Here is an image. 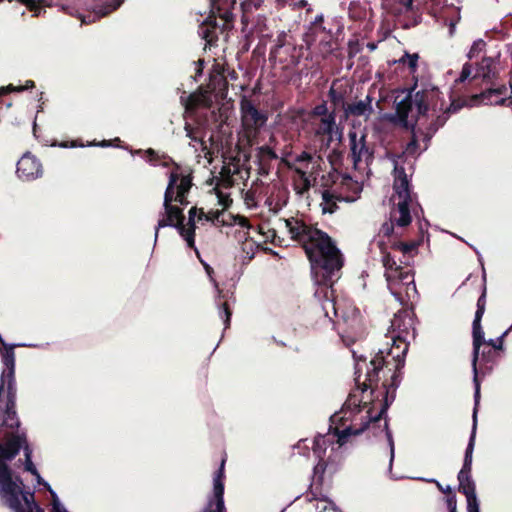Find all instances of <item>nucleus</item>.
Segmentation results:
<instances>
[{"label":"nucleus","mask_w":512,"mask_h":512,"mask_svg":"<svg viewBox=\"0 0 512 512\" xmlns=\"http://www.w3.org/2000/svg\"><path fill=\"white\" fill-rule=\"evenodd\" d=\"M401 344L403 345L402 349L394 340L392 347L386 354L379 350L367 365L363 382L360 381V364L359 362L356 364V384L362 392L368 389L371 390L372 406L367 411L366 420L362 421L359 427L350 425L343 430L336 429L337 442L340 446L346 444L350 436H357L365 431L372 432L374 436L385 432L391 445V451H394L392 433L389 430L387 420L385 419L383 429H381L379 422L386 415L390 404L394 401L396 389L402 379V369L405 365L408 344L404 341H401Z\"/></svg>","instance_id":"f257e3e1"},{"label":"nucleus","mask_w":512,"mask_h":512,"mask_svg":"<svg viewBox=\"0 0 512 512\" xmlns=\"http://www.w3.org/2000/svg\"><path fill=\"white\" fill-rule=\"evenodd\" d=\"M285 223L291 239L303 247L316 275L321 273L319 284L331 287L335 282V273L344 264L343 255L333 239L302 219L291 217Z\"/></svg>","instance_id":"f03ea898"},{"label":"nucleus","mask_w":512,"mask_h":512,"mask_svg":"<svg viewBox=\"0 0 512 512\" xmlns=\"http://www.w3.org/2000/svg\"><path fill=\"white\" fill-rule=\"evenodd\" d=\"M236 0H210L211 12L199 26L198 33L209 46L215 45L219 35L233 26Z\"/></svg>","instance_id":"7ed1b4c3"},{"label":"nucleus","mask_w":512,"mask_h":512,"mask_svg":"<svg viewBox=\"0 0 512 512\" xmlns=\"http://www.w3.org/2000/svg\"><path fill=\"white\" fill-rule=\"evenodd\" d=\"M378 247L382 255V263L385 267V278L391 293L397 298H401L403 287L405 292L408 293L410 285L415 290L414 274L409 266L408 260L400 259L399 263L387 250V245L383 241L378 242Z\"/></svg>","instance_id":"20e7f679"},{"label":"nucleus","mask_w":512,"mask_h":512,"mask_svg":"<svg viewBox=\"0 0 512 512\" xmlns=\"http://www.w3.org/2000/svg\"><path fill=\"white\" fill-rule=\"evenodd\" d=\"M179 169L180 167L176 165V170L171 171L169 175V182L164 193V216L158 220L155 228V239L158 237L159 229L167 226L177 228L179 234L183 237V233L185 231V216L183 214V209L172 204V189L175 188V185L180 178L178 174Z\"/></svg>","instance_id":"39448f33"},{"label":"nucleus","mask_w":512,"mask_h":512,"mask_svg":"<svg viewBox=\"0 0 512 512\" xmlns=\"http://www.w3.org/2000/svg\"><path fill=\"white\" fill-rule=\"evenodd\" d=\"M241 124L246 144L252 147L258 138L260 130L265 126L268 116L259 110L251 99L242 96L240 100Z\"/></svg>","instance_id":"423d86ee"},{"label":"nucleus","mask_w":512,"mask_h":512,"mask_svg":"<svg viewBox=\"0 0 512 512\" xmlns=\"http://www.w3.org/2000/svg\"><path fill=\"white\" fill-rule=\"evenodd\" d=\"M304 51V46L297 45L293 36L282 32L277 36L276 44L270 51V60L282 64L283 69H292L299 64Z\"/></svg>","instance_id":"0eeeda50"},{"label":"nucleus","mask_w":512,"mask_h":512,"mask_svg":"<svg viewBox=\"0 0 512 512\" xmlns=\"http://www.w3.org/2000/svg\"><path fill=\"white\" fill-rule=\"evenodd\" d=\"M486 295L487 289L486 286H483L482 293L477 300V308L475 312V317L472 323V338H473V353H472V368L473 372H476L477 362L479 360L480 349L482 347H491L496 346L495 340H485L484 331L481 325L482 317L485 313L486 309Z\"/></svg>","instance_id":"6e6552de"},{"label":"nucleus","mask_w":512,"mask_h":512,"mask_svg":"<svg viewBox=\"0 0 512 512\" xmlns=\"http://www.w3.org/2000/svg\"><path fill=\"white\" fill-rule=\"evenodd\" d=\"M349 157L352 159L355 168L364 161L367 165L374 160V149L367 144L365 131L359 136L357 131L352 129L348 132Z\"/></svg>","instance_id":"1a4fd4ad"},{"label":"nucleus","mask_w":512,"mask_h":512,"mask_svg":"<svg viewBox=\"0 0 512 512\" xmlns=\"http://www.w3.org/2000/svg\"><path fill=\"white\" fill-rule=\"evenodd\" d=\"M16 174L24 181H32L43 175V167L35 155L26 152L17 162Z\"/></svg>","instance_id":"9d476101"},{"label":"nucleus","mask_w":512,"mask_h":512,"mask_svg":"<svg viewBox=\"0 0 512 512\" xmlns=\"http://www.w3.org/2000/svg\"><path fill=\"white\" fill-rule=\"evenodd\" d=\"M208 95L225 99L228 93V82L219 64H215L209 74V82L206 89Z\"/></svg>","instance_id":"9b49d317"},{"label":"nucleus","mask_w":512,"mask_h":512,"mask_svg":"<svg viewBox=\"0 0 512 512\" xmlns=\"http://www.w3.org/2000/svg\"><path fill=\"white\" fill-rule=\"evenodd\" d=\"M441 92L437 87L425 88L415 93V106L419 116H425L431 104H435Z\"/></svg>","instance_id":"f8f14e48"},{"label":"nucleus","mask_w":512,"mask_h":512,"mask_svg":"<svg viewBox=\"0 0 512 512\" xmlns=\"http://www.w3.org/2000/svg\"><path fill=\"white\" fill-rule=\"evenodd\" d=\"M393 189L399 200L412 199L411 185L405 168L403 166H398L397 163H395L394 166Z\"/></svg>","instance_id":"ddd939ff"},{"label":"nucleus","mask_w":512,"mask_h":512,"mask_svg":"<svg viewBox=\"0 0 512 512\" xmlns=\"http://www.w3.org/2000/svg\"><path fill=\"white\" fill-rule=\"evenodd\" d=\"M179 180L172 189V203H179L181 206H187L189 204L188 194L192 187V176L191 174L179 173Z\"/></svg>","instance_id":"4468645a"},{"label":"nucleus","mask_w":512,"mask_h":512,"mask_svg":"<svg viewBox=\"0 0 512 512\" xmlns=\"http://www.w3.org/2000/svg\"><path fill=\"white\" fill-rule=\"evenodd\" d=\"M201 512H226L223 481L213 480V496Z\"/></svg>","instance_id":"2eb2a0df"},{"label":"nucleus","mask_w":512,"mask_h":512,"mask_svg":"<svg viewBox=\"0 0 512 512\" xmlns=\"http://www.w3.org/2000/svg\"><path fill=\"white\" fill-rule=\"evenodd\" d=\"M511 329L512 326L499 337V344L497 347L491 346L483 347L482 350L480 349L481 362L484 364L486 370L491 371L493 366L496 364L500 356V351L503 350L504 338L507 336Z\"/></svg>","instance_id":"dca6fc26"},{"label":"nucleus","mask_w":512,"mask_h":512,"mask_svg":"<svg viewBox=\"0 0 512 512\" xmlns=\"http://www.w3.org/2000/svg\"><path fill=\"white\" fill-rule=\"evenodd\" d=\"M371 103L372 97L370 95H367L365 100H360L355 103H348V106H346V111L340 116V119L347 121L350 118V116L369 117V115L373 112Z\"/></svg>","instance_id":"f3484780"},{"label":"nucleus","mask_w":512,"mask_h":512,"mask_svg":"<svg viewBox=\"0 0 512 512\" xmlns=\"http://www.w3.org/2000/svg\"><path fill=\"white\" fill-rule=\"evenodd\" d=\"M508 88L505 85H501L499 87H490L480 93L479 95H476L475 98L479 99L482 103L486 105H500L504 106L501 101L507 98Z\"/></svg>","instance_id":"a211bd4d"},{"label":"nucleus","mask_w":512,"mask_h":512,"mask_svg":"<svg viewBox=\"0 0 512 512\" xmlns=\"http://www.w3.org/2000/svg\"><path fill=\"white\" fill-rule=\"evenodd\" d=\"M413 105H415V95H412V91H410L404 99L396 104L397 123L405 129H409V127H411V122L408 120V116ZM413 123L414 122H412V124Z\"/></svg>","instance_id":"6ab92c4d"},{"label":"nucleus","mask_w":512,"mask_h":512,"mask_svg":"<svg viewBox=\"0 0 512 512\" xmlns=\"http://www.w3.org/2000/svg\"><path fill=\"white\" fill-rule=\"evenodd\" d=\"M278 155L276 152L269 146L263 145L257 148L256 159L258 164V171L260 175H268L271 162L276 160Z\"/></svg>","instance_id":"aec40b11"},{"label":"nucleus","mask_w":512,"mask_h":512,"mask_svg":"<svg viewBox=\"0 0 512 512\" xmlns=\"http://www.w3.org/2000/svg\"><path fill=\"white\" fill-rule=\"evenodd\" d=\"M412 199H402L396 205V209L391 212V217L395 220L397 227H406L410 225L412 221L410 213V205Z\"/></svg>","instance_id":"412c9836"},{"label":"nucleus","mask_w":512,"mask_h":512,"mask_svg":"<svg viewBox=\"0 0 512 512\" xmlns=\"http://www.w3.org/2000/svg\"><path fill=\"white\" fill-rule=\"evenodd\" d=\"M325 34H331V30L324 26V16L317 15L315 20L310 23L307 32L305 33V42L309 46L320 39Z\"/></svg>","instance_id":"4be33fe9"},{"label":"nucleus","mask_w":512,"mask_h":512,"mask_svg":"<svg viewBox=\"0 0 512 512\" xmlns=\"http://www.w3.org/2000/svg\"><path fill=\"white\" fill-rule=\"evenodd\" d=\"M496 77L497 71L494 66V60L491 57H483L481 62L477 63L473 79H482L485 82H491Z\"/></svg>","instance_id":"5701e85b"},{"label":"nucleus","mask_w":512,"mask_h":512,"mask_svg":"<svg viewBox=\"0 0 512 512\" xmlns=\"http://www.w3.org/2000/svg\"><path fill=\"white\" fill-rule=\"evenodd\" d=\"M336 126L335 122V112L332 111L328 114V116L321 118L319 123L315 126V135L320 137H327L326 146L329 147L333 138L332 133Z\"/></svg>","instance_id":"b1692460"},{"label":"nucleus","mask_w":512,"mask_h":512,"mask_svg":"<svg viewBox=\"0 0 512 512\" xmlns=\"http://www.w3.org/2000/svg\"><path fill=\"white\" fill-rule=\"evenodd\" d=\"M212 103L210 95L201 87L199 93H192L188 96L186 101L187 110H196L199 107H210Z\"/></svg>","instance_id":"393cba45"},{"label":"nucleus","mask_w":512,"mask_h":512,"mask_svg":"<svg viewBox=\"0 0 512 512\" xmlns=\"http://www.w3.org/2000/svg\"><path fill=\"white\" fill-rule=\"evenodd\" d=\"M199 215V209L197 207H192L188 211V227H185V231L183 233V238L187 242L189 248L196 250L195 247V218Z\"/></svg>","instance_id":"a878e982"},{"label":"nucleus","mask_w":512,"mask_h":512,"mask_svg":"<svg viewBox=\"0 0 512 512\" xmlns=\"http://www.w3.org/2000/svg\"><path fill=\"white\" fill-rule=\"evenodd\" d=\"M475 436H476V412L474 413V423L472 427V433L465 451L463 466L461 468L462 474L472 471V459H473V451L475 446Z\"/></svg>","instance_id":"bb28decb"},{"label":"nucleus","mask_w":512,"mask_h":512,"mask_svg":"<svg viewBox=\"0 0 512 512\" xmlns=\"http://www.w3.org/2000/svg\"><path fill=\"white\" fill-rule=\"evenodd\" d=\"M471 472L472 471L462 474V470H460L458 473V477H457L458 481H459L458 491L460 493H462L463 495L472 494V493L476 492V485H475L474 480L472 479Z\"/></svg>","instance_id":"cd10ccee"},{"label":"nucleus","mask_w":512,"mask_h":512,"mask_svg":"<svg viewBox=\"0 0 512 512\" xmlns=\"http://www.w3.org/2000/svg\"><path fill=\"white\" fill-rule=\"evenodd\" d=\"M341 198L336 196L333 192H331L329 189H325L322 192V212L323 213H334L338 209V205L336 203V200H340Z\"/></svg>","instance_id":"c85d7f7f"},{"label":"nucleus","mask_w":512,"mask_h":512,"mask_svg":"<svg viewBox=\"0 0 512 512\" xmlns=\"http://www.w3.org/2000/svg\"><path fill=\"white\" fill-rule=\"evenodd\" d=\"M328 97L331 104L334 107V112L336 109H342L343 113H345L346 106H348V103L345 101V95L343 92L337 91L333 87H331L330 90L328 91Z\"/></svg>","instance_id":"c756f323"},{"label":"nucleus","mask_w":512,"mask_h":512,"mask_svg":"<svg viewBox=\"0 0 512 512\" xmlns=\"http://www.w3.org/2000/svg\"><path fill=\"white\" fill-rule=\"evenodd\" d=\"M447 119H448V114H445V113H444V114H442V115H439V116L435 119V121H433V122L429 125V127H428V129H427V132H425V133H424V132H422V134H423V136H424V140L429 141V140L432 138V136L436 133V131H437L440 127L444 126V124L446 123Z\"/></svg>","instance_id":"7c9ffc66"},{"label":"nucleus","mask_w":512,"mask_h":512,"mask_svg":"<svg viewBox=\"0 0 512 512\" xmlns=\"http://www.w3.org/2000/svg\"><path fill=\"white\" fill-rule=\"evenodd\" d=\"M417 121H415L413 124H411V127H409L408 130L411 131V134H412V137H411V140L407 143L406 145V151L409 153V154H413L416 152L417 148H418V133H421L423 131H421L420 129H417Z\"/></svg>","instance_id":"2f4dec72"},{"label":"nucleus","mask_w":512,"mask_h":512,"mask_svg":"<svg viewBox=\"0 0 512 512\" xmlns=\"http://www.w3.org/2000/svg\"><path fill=\"white\" fill-rule=\"evenodd\" d=\"M319 41V47L320 51L323 55L331 54L334 50V41H333V35L331 34H325V36H322Z\"/></svg>","instance_id":"473e14b6"},{"label":"nucleus","mask_w":512,"mask_h":512,"mask_svg":"<svg viewBox=\"0 0 512 512\" xmlns=\"http://www.w3.org/2000/svg\"><path fill=\"white\" fill-rule=\"evenodd\" d=\"M121 0H113L109 3H106V4H103V5H100L96 8L95 10V13L97 14L98 17H104V16H107L109 15L111 12L115 11L116 9H118L121 5Z\"/></svg>","instance_id":"72a5a7b5"},{"label":"nucleus","mask_w":512,"mask_h":512,"mask_svg":"<svg viewBox=\"0 0 512 512\" xmlns=\"http://www.w3.org/2000/svg\"><path fill=\"white\" fill-rule=\"evenodd\" d=\"M420 245V241H409V242H403L402 250L403 253V260H408L410 262V259L414 256V254L417 251L418 246Z\"/></svg>","instance_id":"f704fd0d"},{"label":"nucleus","mask_w":512,"mask_h":512,"mask_svg":"<svg viewBox=\"0 0 512 512\" xmlns=\"http://www.w3.org/2000/svg\"><path fill=\"white\" fill-rule=\"evenodd\" d=\"M395 220L390 217L389 221L384 222L379 229V236L391 239L395 234Z\"/></svg>","instance_id":"c9c22d12"},{"label":"nucleus","mask_w":512,"mask_h":512,"mask_svg":"<svg viewBox=\"0 0 512 512\" xmlns=\"http://www.w3.org/2000/svg\"><path fill=\"white\" fill-rule=\"evenodd\" d=\"M312 184L310 178L307 179H294L293 180V189L296 194L303 196L304 194L308 193L310 190Z\"/></svg>","instance_id":"e433bc0d"},{"label":"nucleus","mask_w":512,"mask_h":512,"mask_svg":"<svg viewBox=\"0 0 512 512\" xmlns=\"http://www.w3.org/2000/svg\"><path fill=\"white\" fill-rule=\"evenodd\" d=\"M219 316L223 319L225 329L230 327L232 310L227 301H224L219 306Z\"/></svg>","instance_id":"4c0bfd02"},{"label":"nucleus","mask_w":512,"mask_h":512,"mask_svg":"<svg viewBox=\"0 0 512 512\" xmlns=\"http://www.w3.org/2000/svg\"><path fill=\"white\" fill-rule=\"evenodd\" d=\"M313 453L320 459L323 458V455L326 451V441L322 435H318L315 437L313 441Z\"/></svg>","instance_id":"58836bf2"},{"label":"nucleus","mask_w":512,"mask_h":512,"mask_svg":"<svg viewBox=\"0 0 512 512\" xmlns=\"http://www.w3.org/2000/svg\"><path fill=\"white\" fill-rule=\"evenodd\" d=\"M186 136L195 143L204 145L203 138L200 136L201 130L199 128L192 127L190 124L185 125Z\"/></svg>","instance_id":"ea45409f"},{"label":"nucleus","mask_w":512,"mask_h":512,"mask_svg":"<svg viewBox=\"0 0 512 512\" xmlns=\"http://www.w3.org/2000/svg\"><path fill=\"white\" fill-rule=\"evenodd\" d=\"M340 174L336 170L329 172L326 175H323L321 178V186L328 189L332 187L338 180Z\"/></svg>","instance_id":"a19ab883"},{"label":"nucleus","mask_w":512,"mask_h":512,"mask_svg":"<svg viewBox=\"0 0 512 512\" xmlns=\"http://www.w3.org/2000/svg\"><path fill=\"white\" fill-rule=\"evenodd\" d=\"M418 59L419 55L417 53L409 54L405 53L404 56L400 59V62L407 63L410 72L414 73L418 67Z\"/></svg>","instance_id":"79ce46f5"},{"label":"nucleus","mask_w":512,"mask_h":512,"mask_svg":"<svg viewBox=\"0 0 512 512\" xmlns=\"http://www.w3.org/2000/svg\"><path fill=\"white\" fill-rule=\"evenodd\" d=\"M222 212L219 210L216 211H210L208 213H205L203 208L199 209V215H198V221L206 220L208 222H219V217L221 216Z\"/></svg>","instance_id":"37998d69"},{"label":"nucleus","mask_w":512,"mask_h":512,"mask_svg":"<svg viewBox=\"0 0 512 512\" xmlns=\"http://www.w3.org/2000/svg\"><path fill=\"white\" fill-rule=\"evenodd\" d=\"M485 47L486 42L483 39H478L474 41L469 50L468 58L473 59L475 57H478V55L485 49Z\"/></svg>","instance_id":"c03bdc74"},{"label":"nucleus","mask_w":512,"mask_h":512,"mask_svg":"<svg viewBox=\"0 0 512 512\" xmlns=\"http://www.w3.org/2000/svg\"><path fill=\"white\" fill-rule=\"evenodd\" d=\"M285 164L288 167V169L292 170L297 175L298 180L310 178V176L312 175V173L308 175V173L303 167L296 166L295 163L286 161Z\"/></svg>","instance_id":"a18cd8bd"},{"label":"nucleus","mask_w":512,"mask_h":512,"mask_svg":"<svg viewBox=\"0 0 512 512\" xmlns=\"http://www.w3.org/2000/svg\"><path fill=\"white\" fill-rule=\"evenodd\" d=\"M467 499V512H478L479 510V502L476 496V492L472 494H465Z\"/></svg>","instance_id":"49530a36"},{"label":"nucleus","mask_w":512,"mask_h":512,"mask_svg":"<svg viewBox=\"0 0 512 512\" xmlns=\"http://www.w3.org/2000/svg\"><path fill=\"white\" fill-rule=\"evenodd\" d=\"M314 157L311 153L307 151H302L299 155L295 157V164H301L304 167H307L308 164L312 163Z\"/></svg>","instance_id":"de8ad7c7"},{"label":"nucleus","mask_w":512,"mask_h":512,"mask_svg":"<svg viewBox=\"0 0 512 512\" xmlns=\"http://www.w3.org/2000/svg\"><path fill=\"white\" fill-rule=\"evenodd\" d=\"M327 468V463L324 460V458H320L318 463L314 467V476L318 479H322L323 474L325 473V470Z\"/></svg>","instance_id":"09e8293b"},{"label":"nucleus","mask_w":512,"mask_h":512,"mask_svg":"<svg viewBox=\"0 0 512 512\" xmlns=\"http://www.w3.org/2000/svg\"><path fill=\"white\" fill-rule=\"evenodd\" d=\"M472 74V65L470 63H465L463 65L462 71L460 73L459 78L456 80V83L465 82Z\"/></svg>","instance_id":"8fccbe9b"},{"label":"nucleus","mask_w":512,"mask_h":512,"mask_svg":"<svg viewBox=\"0 0 512 512\" xmlns=\"http://www.w3.org/2000/svg\"><path fill=\"white\" fill-rule=\"evenodd\" d=\"M316 512H338L331 502L319 501L316 504Z\"/></svg>","instance_id":"3c124183"},{"label":"nucleus","mask_w":512,"mask_h":512,"mask_svg":"<svg viewBox=\"0 0 512 512\" xmlns=\"http://www.w3.org/2000/svg\"><path fill=\"white\" fill-rule=\"evenodd\" d=\"M312 114L314 116H321L322 118L328 116L329 113L326 103L323 102L321 104L316 105L312 110Z\"/></svg>","instance_id":"603ef678"},{"label":"nucleus","mask_w":512,"mask_h":512,"mask_svg":"<svg viewBox=\"0 0 512 512\" xmlns=\"http://www.w3.org/2000/svg\"><path fill=\"white\" fill-rule=\"evenodd\" d=\"M474 383H475V394H474L475 408H474V411L477 412V406H478L479 398H480V383L478 381V369L477 368H476V372H474ZM474 413L475 412H473V414Z\"/></svg>","instance_id":"864d4df0"},{"label":"nucleus","mask_w":512,"mask_h":512,"mask_svg":"<svg viewBox=\"0 0 512 512\" xmlns=\"http://www.w3.org/2000/svg\"><path fill=\"white\" fill-rule=\"evenodd\" d=\"M17 1L23 5H26L30 11L35 12V16H38L40 7L35 0H17Z\"/></svg>","instance_id":"5fc2aeb1"},{"label":"nucleus","mask_w":512,"mask_h":512,"mask_svg":"<svg viewBox=\"0 0 512 512\" xmlns=\"http://www.w3.org/2000/svg\"><path fill=\"white\" fill-rule=\"evenodd\" d=\"M446 503L449 512H457V500L454 492L447 495Z\"/></svg>","instance_id":"6e6d98bb"},{"label":"nucleus","mask_w":512,"mask_h":512,"mask_svg":"<svg viewBox=\"0 0 512 512\" xmlns=\"http://www.w3.org/2000/svg\"><path fill=\"white\" fill-rule=\"evenodd\" d=\"M145 158L151 164H156L159 161L158 153L152 148L145 151Z\"/></svg>","instance_id":"4d7b16f0"},{"label":"nucleus","mask_w":512,"mask_h":512,"mask_svg":"<svg viewBox=\"0 0 512 512\" xmlns=\"http://www.w3.org/2000/svg\"><path fill=\"white\" fill-rule=\"evenodd\" d=\"M51 494H52V497H53L52 511L53 512H68L65 509V507L59 502V499L56 496V494L53 491H51Z\"/></svg>","instance_id":"13d9d810"},{"label":"nucleus","mask_w":512,"mask_h":512,"mask_svg":"<svg viewBox=\"0 0 512 512\" xmlns=\"http://www.w3.org/2000/svg\"><path fill=\"white\" fill-rule=\"evenodd\" d=\"M219 204L223 206V208H228L232 204V199L229 195H225L221 192L218 193Z\"/></svg>","instance_id":"bf43d9fd"},{"label":"nucleus","mask_w":512,"mask_h":512,"mask_svg":"<svg viewBox=\"0 0 512 512\" xmlns=\"http://www.w3.org/2000/svg\"><path fill=\"white\" fill-rule=\"evenodd\" d=\"M428 482L430 483H434L436 485V487L438 488V490L444 494H451L453 491H452V488L447 485L446 487L442 486V484L437 481L436 479H431V480H428Z\"/></svg>","instance_id":"052dcab7"},{"label":"nucleus","mask_w":512,"mask_h":512,"mask_svg":"<svg viewBox=\"0 0 512 512\" xmlns=\"http://www.w3.org/2000/svg\"><path fill=\"white\" fill-rule=\"evenodd\" d=\"M225 462H226V459L223 458L221 460V464H220V467L219 469L217 470V472L215 473V476H214V479L213 480H219V481H223L224 479V467H225Z\"/></svg>","instance_id":"680f3d73"},{"label":"nucleus","mask_w":512,"mask_h":512,"mask_svg":"<svg viewBox=\"0 0 512 512\" xmlns=\"http://www.w3.org/2000/svg\"><path fill=\"white\" fill-rule=\"evenodd\" d=\"M235 222L236 224H238L239 226L243 227V228H250V222H249V219L245 216H240L238 215L236 218H235Z\"/></svg>","instance_id":"e2e57ef3"},{"label":"nucleus","mask_w":512,"mask_h":512,"mask_svg":"<svg viewBox=\"0 0 512 512\" xmlns=\"http://www.w3.org/2000/svg\"><path fill=\"white\" fill-rule=\"evenodd\" d=\"M461 108V105L456 103L455 101H452L450 106L446 109L445 114H452L456 113Z\"/></svg>","instance_id":"0e129e2a"},{"label":"nucleus","mask_w":512,"mask_h":512,"mask_svg":"<svg viewBox=\"0 0 512 512\" xmlns=\"http://www.w3.org/2000/svg\"><path fill=\"white\" fill-rule=\"evenodd\" d=\"M403 245V242L402 241H398V240H394V241H391V249L392 250H396V251H400L402 250V246Z\"/></svg>","instance_id":"69168bd1"},{"label":"nucleus","mask_w":512,"mask_h":512,"mask_svg":"<svg viewBox=\"0 0 512 512\" xmlns=\"http://www.w3.org/2000/svg\"><path fill=\"white\" fill-rule=\"evenodd\" d=\"M292 5L295 8L301 9V8L306 7L308 5V2L306 0H299L297 2L292 1Z\"/></svg>","instance_id":"338daca9"},{"label":"nucleus","mask_w":512,"mask_h":512,"mask_svg":"<svg viewBox=\"0 0 512 512\" xmlns=\"http://www.w3.org/2000/svg\"><path fill=\"white\" fill-rule=\"evenodd\" d=\"M401 3L406 8V11H412L413 10V0H401Z\"/></svg>","instance_id":"774afa93"}]
</instances>
